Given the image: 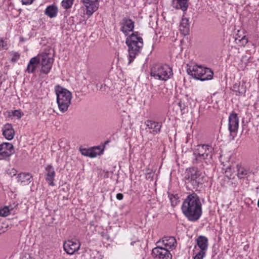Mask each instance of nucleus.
Wrapping results in <instances>:
<instances>
[{
  "label": "nucleus",
  "mask_w": 259,
  "mask_h": 259,
  "mask_svg": "<svg viewBox=\"0 0 259 259\" xmlns=\"http://www.w3.org/2000/svg\"><path fill=\"white\" fill-rule=\"evenodd\" d=\"M168 197L170 200L171 205L172 206H175L177 204L178 202L179 201V197L177 195H174L172 194H169Z\"/></svg>",
  "instance_id": "c85d7f7f"
},
{
  "label": "nucleus",
  "mask_w": 259,
  "mask_h": 259,
  "mask_svg": "<svg viewBox=\"0 0 259 259\" xmlns=\"http://www.w3.org/2000/svg\"><path fill=\"white\" fill-rule=\"evenodd\" d=\"M125 44L128 48V64L140 53L143 46V38L139 36L138 32L132 33L127 36Z\"/></svg>",
  "instance_id": "f03ea898"
},
{
  "label": "nucleus",
  "mask_w": 259,
  "mask_h": 259,
  "mask_svg": "<svg viewBox=\"0 0 259 259\" xmlns=\"http://www.w3.org/2000/svg\"><path fill=\"white\" fill-rule=\"evenodd\" d=\"M9 54L12 57L11 61L13 63L16 62L20 57V55L18 53L13 51L9 52Z\"/></svg>",
  "instance_id": "c756f323"
},
{
  "label": "nucleus",
  "mask_w": 259,
  "mask_h": 259,
  "mask_svg": "<svg viewBox=\"0 0 259 259\" xmlns=\"http://www.w3.org/2000/svg\"><path fill=\"white\" fill-rule=\"evenodd\" d=\"M156 244L162 245L165 248L174 249L177 246V241L174 237L165 236L157 241Z\"/></svg>",
  "instance_id": "4468645a"
},
{
  "label": "nucleus",
  "mask_w": 259,
  "mask_h": 259,
  "mask_svg": "<svg viewBox=\"0 0 259 259\" xmlns=\"http://www.w3.org/2000/svg\"><path fill=\"white\" fill-rule=\"evenodd\" d=\"M12 115L14 116L17 117L18 118H20L21 117L23 114L19 110H16L12 112Z\"/></svg>",
  "instance_id": "473e14b6"
},
{
  "label": "nucleus",
  "mask_w": 259,
  "mask_h": 259,
  "mask_svg": "<svg viewBox=\"0 0 259 259\" xmlns=\"http://www.w3.org/2000/svg\"><path fill=\"white\" fill-rule=\"evenodd\" d=\"M239 119L237 114L233 112L231 113L229 117V130L230 135L232 133H236L238 129Z\"/></svg>",
  "instance_id": "2eb2a0df"
},
{
  "label": "nucleus",
  "mask_w": 259,
  "mask_h": 259,
  "mask_svg": "<svg viewBox=\"0 0 259 259\" xmlns=\"http://www.w3.org/2000/svg\"><path fill=\"white\" fill-rule=\"evenodd\" d=\"M188 0H172L171 6L176 9H181L183 12L187 10Z\"/></svg>",
  "instance_id": "412c9836"
},
{
  "label": "nucleus",
  "mask_w": 259,
  "mask_h": 259,
  "mask_svg": "<svg viewBox=\"0 0 259 259\" xmlns=\"http://www.w3.org/2000/svg\"><path fill=\"white\" fill-rule=\"evenodd\" d=\"M204 174L197 167H192L189 169L185 177L187 187L197 189L203 183Z\"/></svg>",
  "instance_id": "39448f33"
},
{
  "label": "nucleus",
  "mask_w": 259,
  "mask_h": 259,
  "mask_svg": "<svg viewBox=\"0 0 259 259\" xmlns=\"http://www.w3.org/2000/svg\"><path fill=\"white\" fill-rule=\"evenodd\" d=\"M10 214V209L9 207L5 206L0 209V216L7 217Z\"/></svg>",
  "instance_id": "7c9ffc66"
},
{
  "label": "nucleus",
  "mask_w": 259,
  "mask_h": 259,
  "mask_svg": "<svg viewBox=\"0 0 259 259\" xmlns=\"http://www.w3.org/2000/svg\"><path fill=\"white\" fill-rule=\"evenodd\" d=\"M187 67L188 74L197 80L205 81L210 80L213 77V72L208 68L197 65L190 66L187 65Z\"/></svg>",
  "instance_id": "20e7f679"
},
{
  "label": "nucleus",
  "mask_w": 259,
  "mask_h": 259,
  "mask_svg": "<svg viewBox=\"0 0 259 259\" xmlns=\"http://www.w3.org/2000/svg\"><path fill=\"white\" fill-rule=\"evenodd\" d=\"M134 24L132 20L127 17H124L119 23L120 30L125 35L128 36L129 33L133 31Z\"/></svg>",
  "instance_id": "9d476101"
},
{
  "label": "nucleus",
  "mask_w": 259,
  "mask_h": 259,
  "mask_svg": "<svg viewBox=\"0 0 259 259\" xmlns=\"http://www.w3.org/2000/svg\"><path fill=\"white\" fill-rule=\"evenodd\" d=\"M74 0H63L62 2V6L65 9H68L71 7Z\"/></svg>",
  "instance_id": "2f4dec72"
},
{
  "label": "nucleus",
  "mask_w": 259,
  "mask_h": 259,
  "mask_svg": "<svg viewBox=\"0 0 259 259\" xmlns=\"http://www.w3.org/2000/svg\"><path fill=\"white\" fill-rule=\"evenodd\" d=\"M21 1L22 2V4L23 5H30L34 1V0H21Z\"/></svg>",
  "instance_id": "c9c22d12"
},
{
  "label": "nucleus",
  "mask_w": 259,
  "mask_h": 259,
  "mask_svg": "<svg viewBox=\"0 0 259 259\" xmlns=\"http://www.w3.org/2000/svg\"><path fill=\"white\" fill-rule=\"evenodd\" d=\"M37 58L39 64L41 66L40 72L45 74H48L52 68L54 59L47 53L38 54Z\"/></svg>",
  "instance_id": "6e6552de"
},
{
  "label": "nucleus",
  "mask_w": 259,
  "mask_h": 259,
  "mask_svg": "<svg viewBox=\"0 0 259 259\" xmlns=\"http://www.w3.org/2000/svg\"><path fill=\"white\" fill-rule=\"evenodd\" d=\"M206 253L205 250L199 249L198 250L197 247H195V249L193 250V254H195L193 258L194 259H203Z\"/></svg>",
  "instance_id": "cd10ccee"
},
{
  "label": "nucleus",
  "mask_w": 259,
  "mask_h": 259,
  "mask_svg": "<svg viewBox=\"0 0 259 259\" xmlns=\"http://www.w3.org/2000/svg\"><path fill=\"white\" fill-rule=\"evenodd\" d=\"M131 245L132 246L136 245L138 247H141V242L140 240H137L134 241H132L131 243Z\"/></svg>",
  "instance_id": "f704fd0d"
},
{
  "label": "nucleus",
  "mask_w": 259,
  "mask_h": 259,
  "mask_svg": "<svg viewBox=\"0 0 259 259\" xmlns=\"http://www.w3.org/2000/svg\"><path fill=\"white\" fill-rule=\"evenodd\" d=\"M46 180L48 182L49 185L54 186V180L55 176V171L54 167L51 165H48L45 168Z\"/></svg>",
  "instance_id": "6ab92c4d"
},
{
  "label": "nucleus",
  "mask_w": 259,
  "mask_h": 259,
  "mask_svg": "<svg viewBox=\"0 0 259 259\" xmlns=\"http://www.w3.org/2000/svg\"><path fill=\"white\" fill-rule=\"evenodd\" d=\"M55 92L57 96V103L59 109L62 113H64L67 111L71 104L72 94L68 90L60 85L55 86Z\"/></svg>",
  "instance_id": "7ed1b4c3"
},
{
  "label": "nucleus",
  "mask_w": 259,
  "mask_h": 259,
  "mask_svg": "<svg viewBox=\"0 0 259 259\" xmlns=\"http://www.w3.org/2000/svg\"><path fill=\"white\" fill-rule=\"evenodd\" d=\"M80 247V243L79 241H73L68 240L65 241L63 244L65 251L68 254H73L77 251Z\"/></svg>",
  "instance_id": "f8f14e48"
},
{
  "label": "nucleus",
  "mask_w": 259,
  "mask_h": 259,
  "mask_svg": "<svg viewBox=\"0 0 259 259\" xmlns=\"http://www.w3.org/2000/svg\"><path fill=\"white\" fill-rule=\"evenodd\" d=\"M80 151L82 155L90 157H95L100 153V148L95 147L92 149L80 148Z\"/></svg>",
  "instance_id": "aec40b11"
},
{
  "label": "nucleus",
  "mask_w": 259,
  "mask_h": 259,
  "mask_svg": "<svg viewBox=\"0 0 259 259\" xmlns=\"http://www.w3.org/2000/svg\"><path fill=\"white\" fill-rule=\"evenodd\" d=\"M3 135L4 137L8 140L13 139L15 132L11 124H6L3 128Z\"/></svg>",
  "instance_id": "4be33fe9"
},
{
  "label": "nucleus",
  "mask_w": 259,
  "mask_h": 259,
  "mask_svg": "<svg viewBox=\"0 0 259 259\" xmlns=\"http://www.w3.org/2000/svg\"><path fill=\"white\" fill-rule=\"evenodd\" d=\"M58 8L55 5L48 6L45 11V14L49 17L52 18L57 16L58 14Z\"/></svg>",
  "instance_id": "bb28decb"
},
{
  "label": "nucleus",
  "mask_w": 259,
  "mask_h": 259,
  "mask_svg": "<svg viewBox=\"0 0 259 259\" xmlns=\"http://www.w3.org/2000/svg\"><path fill=\"white\" fill-rule=\"evenodd\" d=\"M86 9V14L91 16L99 8V0H80Z\"/></svg>",
  "instance_id": "9b49d317"
},
{
  "label": "nucleus",
  "mask_w": 259,
  "mask_h": 259,
  "mask_svg": "<svg viewBox=\"0 0 259 259\" xmlns=\"http://www.w3.org/2000/svg\"><path fill=\"white\" fill-rule=\"evenodd\" d=\"M237 168V176L240 179L247 178L251 175L253 174L252 170L249 168L243 166L241 165L237 164L236 165Z\"/></svg>",
  "instance_id": "f3484780"
},
{
  "label": "nucleus",
  "mask_w": 259,
  "mask_h": 259,
  "mask_svg": "<svg viewBox=\"0 0 259 259\" xmlns=\"http://www.w3.org/2000/svg\"><path fill=\"white\" fill-rule=\"evenodd\" d=\"M38 65L39 63L38 61V58L37 56H36L32 58L30 60L29 62L27 65L26 71L28 73H33Z\"/></svg>",
  "instance_id": "5701e85b"
},
{
  "label": "nucleus",
  "mask_w": 259,
  "mask_h": 259,
  "mask_svg": "<svg viewBox=\"0 0 259 259\" xmlns=\"http://www.w3.org/2000/svg\"><path fill=\"white\" fill-rule=\"evenodd\" d=\"M157 246L152 249V254L155 259H171L172 255L170 251L162 246L156 244Z\"/></svg>",
  "instance_id": "1a4fd4ad"
},
{
  "label": "nucleus",
  "mask_w": 259,
  "mask_h": 259,
  "mask_svg": "<svg viewBox=\"0 0 259 259\" xmlns=\"http://www.w3.org/2000/svg\"><path fill=\"white\" fill-rule=\"evenodd\" d=\"M239 41H242V43L245 45L248 42V39L245 36H243L241 39H239Z\"/></svg>",
  "instance_id": "4c0bfd02"
},
{
  "label": "nucleus",
  "mask_w": 259,
  "mask_h": 259,
  "mask_svg": "<svg viewBox=\"0 0 259 259\" xmlns=\"http://www.w3.org/2000/svg\"><path fill=\"white\" fill-rule=\"evenodd\" d=\"M178 106L180 107L181 110L182 111L185 109V105L182 101H180L178 104Z\"/></svg>",
  "instance_id": "e433bc0d"
},
{
  "label": "nucleus",
  "mask_w": 259,
  "mask_h": 259,
  "mask_svg": "<svg viewBox=\"0 0 259 259\" xmlns=\"http://www.w3.org/2000/svg\"><path fill=\"white\" fill-rule=\"evenodd\" d=\"M109 142L108 141H106V142H105V144H108Z\"/></svg>",
  "instance_id": "ea45409f"
},
{
  "label": "nucleus",
  "mask_w": 259,
  "mask_h": 259,
  "mask_svg": "<svg viewBox=\"0 0 259 259\" xmlns=\"http://www.w3.org/2000/svg\"><path fill=\"white\" fill-rule=\"evenodd\" d=\"M14 152V146L10 143H3L0 145V159L10 156Z\"/></svg>",
  "instance_id": "ddd939ff"
},
{
  "label": "nucleus",
  "mask_w": 259,
  "mask_h": 259,
  "mask_svg": "<svg viewBox=\"0 0 259 259\" xmlns=\"http://www.w3.org/2000/svg\"><path fill=\"white\" fill-rule=\"evenodd\" d=\"M116 198L119 200H121L123 199V195L121 193H118L116 195Z\"/></svg>",
  "instance_id": "58836bf2"
},
{
  "label": "nucleus",
  "mask_w": 259,
  "mask_h": 259,
  "mask_svg": "<svg viewBox=\"0 0 259 259\" xmlns=\"http://www.w3.org/2000/svg\"><path fill=\"white\" fill-rule=\"evenodd\" d=\"M32 176L28 172H21L17 176V182L22 186H26L32 181Z\"/></svg>",
  "instance_id": "a211bd4d"
},
{
  "label": "nucleus",
  "mask_w": 259,
  "mask_h": 259,
  "mask_svg": "<svg viewBox=\"0 0 259 259\" xmlns=\"http://www.w3.org/2000/svg\"><path fill=\"white\" fill-rule=\"evenodd\" d=\"M190 25L187 18H182L180 24V30L183 35H187L189 32Z\"/></svg>",
  "instance_id": "b1692460"
},
{
  "label": "nucleus",
  "mask_w": 259,
  "mask_h": 259,
  "mask_svg": "<svg viewBox=\"0 0 259 259\" xmlns=\"http://www.w3.org/2000/svg\"><path fill=\"white\" fill-rule=\"evenodd\" d=\"M197 244L200 249L206 251L208 247V239L204 236H199L196 239Z\"/></svg>",
  "instance_id": "a878e982"
},
{
  "label": "nucleus",
  "mask_w": 259,
  "mask_h": 259,
  "mask_svg": "<svg viewBox=\"0 0 259 259\" xmlns=\"http://www.w3.org/2000/svg\"><path fill=\"white\" fill-rule=\"evenodd\" d=\"M1 49L3 50L8 49V44L6 41H4L2 39V42H1Z\"/></svg>",
  "instance_id": "72a5a7b5"
},
{
  "label": "nucleus",
  "mask_w": 259,
  "mask_h": 259,
  "mask_svg": "<svg viewBox=\"0 0 259 259\" xmlns=\"http://www.w3.org/2000/svg\"><path fill=\"white\" fill-rule=\"evenodd\" d=\"M232 90L234 92L236 93V95H242L246 92V87L245 86L244 82H236L235 83L233 87Z\"/></svg>",
  "instance_id": "393cba45"
},
{
  "label": "nucleus",
  "mask_w": 259,
  "mask_h": 259,
  "mask_svg": "<svg viewBox=\"0 0 259 259\" xmlns=\"http://www.w3.org/2000/svg\"><path fill=\"white\" fill-rule=\"evenodd\" d=\"M172 74V68L166 64L156 65L151 69L150 72L151 76L154 78L165 81L170 78Z\"/></svg>",
  "instance_id": "0eeeda50"
},
{
  "label": "nucleus",
  "mask_w": 259,
  "mask_h": 259,
  "mask_svg": "<svg viewBox=\"0 0 259 259\" xmlns=\"http://www.w3.org/2000/svg\"><path fill=\"white\" fill-rule=\"evenodd\" d=\"M181 209L189 221H198L202 213V204L199 196L194 192L188 195L183 202Z\"/></svg>",
  "instance_id": "f257e3e1"
},
{
  "label": "nucleus",
  "mask_w": 259,
  "mask_h": 259,
  "mask_svg": "<svg viewBox=\"0 0 259 259\" xmlns=\"http://www.w3.org/2000/svg\"><path fill=\"white\" fill-rule=\"evenodd\" d=\"M145 125L150 130V133L156 135L160 132L162 127L161 122H156L151 120H147L145 121Z\"/></svg>",
  "instance_id": "dca6fc26"
},
{
  "label": "nucleus",
  "mask_w": 259,
  "mask_h": 259,
  "mask_svg": "<svg viewBox=\"0 0 259 259\" xmlns=\"http://www.w3.org/2000/svg\"><path fill=\"white\" fill-rule=\"evenodd\" d=\"M213 148L207 144H200L195 146L193 154L195 156L193 163L198 164L203 161L207 163L206 160L211 159Z\"/></svg>",
  "instance_id": "423d86ee"
}]
</instances>
